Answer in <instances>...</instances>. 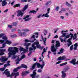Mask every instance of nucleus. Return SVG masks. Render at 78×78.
Segmentation results:
<instances>
[{
  "label": "nucleus",
  "mask_w": 78,
  "mask_h": 78,
  "mask_svg": "<svg viewBox=\"0 0 78 78\" xmlns=\"http://www.w3.org/2000/svg\"><path fill=\"white\" fill-rule=\"evenodd\" d=\"M8 51H9V53H8V58H10L11 56V55H12V59H15L16 58V52H17L19 51L17 48L15 47H9V48Z\"/></svg>",
  "instance_id": "obj_1"
},
{
  "label": "nucleus",
  "mask_w": 78,
  "mask_h": 78,
  "mask_svg": "<svg viewBox=\"0 0 78 78\" xmlns=\"http://www.w3.org/2000/svg\"><path fill=\"white\" fill-rule=\"evenodd\" d=\"M67 35V34L65 33L63 34V37H65V39H68L70 37L71 38L68 39V40L67 41L68 42H69V43L68 44V47H70V45H71L72 44V42H71L70 41L72 39L73 37V40H74V39H75L76 38V34H75L74 36H73V34L71 33L70 34H69L67 35Z\"/></svg>",
  "instance_id": "obj_2"
},
{
  "label": "nucleus",
  "mask_w": 78,
  "mask_h": 78,
  "mask_svg": "<svg viewBox=\"0 0 78 78\" xmlns=\"http://www.w3.org/2000/svg\"><path fill=\"white\" fill-rule=\"evenodd\" d=\"M32 47L33 48H29V50L30 51H31L33 50H36L37 47L38 48H41V45H39V42H38L37 40H36V42H35L34 43L32 44Z\"/></svg>",
  "instance_id": "obj_3"
},
{
  "label": "nucleus",
  "mask_w": 78,
  "mask_h": 78,
  "mask_svg": "<svg viewBox=\"0 0 78 78\" xmlns=\"http://www.w3.org/2000/svg\"><path fill=\"white\" fill-rule=\"evenodd\" d=\"M8 69H6L4 73H5V75H7V76L8 77H9V76H14L15 75L14 78H16L17 76H18L19 75V73L17 72L16 73H12V75H11L10 74V73H9V71H8Z\"/></svg>",
  "instance_id": "obj_4"
},
{
  "label": "nucleus",
  "mask_w": 78,
  "mask_h": 78,
  "mask_svg": "<svg viewBox=\"0 0 78 78\" xmlns=\"http://www.w3.org/2000/svg\"><path fill=\"white\" fill-rule=\"evenodd\" d=\"M31 45V43H28L27 42H26L25 43L24 45L27 47L26 48V49L23 48H20V50L21 51H23L22 53L21 54V55H23V54H24L26 52H27L28 50V46H30Z\"/></svg>",
  "instance_id": "obj_5"
},
{
  "label": "nucleus",
  "mask_w": 78,
  "mask_h": 78,
  "mask_svg": "<svg viewBox=\"0 0 78 78\" xmlns=\"http://www.w3.org/2000/svg\"><path fill=\"white\" fill-rule=\"evenodd\" d=\"M28 7V5H26L24 7V8L22 10H18L17 11V15L18 17H20V16H21V17H22L23 16V13L22 12H24L25 10H26Z\"/></svg>",
  "instance_id": "obj_6"
},
{
  "label": "nucleus",
  "mask_w": 78,
  "mask_h": 78,
  "mask_svg": "<svg viewBox=\"0 0 78 78\" xmlns=\"http://www.w3.org/2000/svg\"><path fill=\"white\" fill-rule=\"evenodd\" d=\"M45 64L44 61H42V64L41 65L37 63H36L32 66V68H30V70H33L34 69V67H35L36 66H37L38 68H40L41 67V69H42L43 67H44V66H45Z\"/></svg>",
  "instance_id": "obj_7"
},
{
  "label": "nucleus",
  "mask_w": 78,
  "mask_h": 78,
  "mask_svg": "<svg viewBox=\"0 0 78 78\" xmlns=\"http://www.w3.org/2000/svg\"><path fill=\"white\" fill-rule=\"evenodd\" d=\"M22 67L25 68V69H27V68H28V67H27V65H24L23 64H22L21 66H20L16 68V69H14V70H13V71L14 72H17V71H18V70H19V69H21V68H22Z\"/></svg>",
  "instance_id": "obj_8"
},
{
  "label": "nucleus",
  "mask_w": 78,
  "mask_h": 78,
  "mask_svg": "<svg viewBox=\"0 0 78 78\" xmlns=\"http://www.w3.org/2000/svg\"><path fill=\"white\" fill-rule=\"evenodd\" d=\"M67 70V69H65L61 72L62 78H66V72Z\"/></svg>",
  "instance_id": "obj_9"
},
{
  "label": "nucleus",
  "mask_w": 78,
  "mask_h": 78,
  "mask_svg": "<svg viewBox=\"0 0 78 78\" xmlns=\"http://www.w3.org/2000/svg\"><path fill=\"white\" fill-rule=\"evenodd\" d=\"M36 37V36L34 35H33L31 36V40L33 39L32 41H30L28 40L27 39L25 40V41L26 42H33L34 41H36V38H34V37Z\"/></svg>",
  "instance_id": "obj_10"
},
{
  "label": "nucleus",
  "mask_w": 78,
  "mask_h": 78,
  "mask_svg": "<svg viewBox=\"0 0 78 78\" xmlns=\"http://www.w3.org/2000/svg\"><path fill=\"white\" fill-rule=\"evenodd\" d=\"M50 9L48 8L47 9V11L48 12L47 13H46L45 14H43L41 16V17H43L44 16L45 17H49L50 16L48 15V14L50 13Z\"/></svg>",
  "instance_id": "obj_11"
},
{
  "label": "nucleus",
  "mask_w": 78,
  "mask_h": 78,
  "mask_svg": "<svg viewBox=\"0 0 78 78\" xmlns=\"http://www.w3.org/2000/svg\"><path fill=\"white\" fill-rule=\"evenodd\" d=\"M36 70H34L33 72V74L31 75V76L32 78H35H35H39V75H37L36 76Z\"/></svg>",
  "instance_id": "obj_12"
},
{
  "label": "nucleus",
  "mask_w": 78,
  "mask_h": 78,
  "mask_svg": "<svg viewBox=\"0 0 78 78\" xmlns=\"http://www.w3.org/2000/svg\"><path fill=\"white\" fill-rule=\"evenodd\" d=\"M0 42L1 43V44H2V43H3V42H5V44H8V45H10V44H11V41H8V40H5H5H0Z\"/></svg>",
  "instance_id": "obj_13"
},
{
  "label": "nucleus",
  "mask_w": 78,
  "mask_h": 78,
  "mask_svg": "<svg viewBox=\"0 0 78 78\" xmlns=\"http://www.w3.org/2000/svg\"><path fill=\"white\" fill-rule=\"evenodd\" d=\"M25 57V55H23L21 57L20 59V58H19V57L17 58V59L16 60V61H17V62L16 63V64H18L19 62V61H20V60H22V59H23V58H24Z\"/></svg>",
  "instance_id": "obj_14"
},
{
  "label": "nucleus",
  "mask_w": 78,
  "mask_h": 78,
  "mask_svg": "<svg viewBox=\"0 0 78 78\" xmlns=\"http://www.w3.org/2000/svg\"><path fill=\"white\" fill-rule=\"evenodd\" d=\"M51 51L52 52H55L54 53V55H56V49L55 48V46L53 45L51 47Z\"/></svg>",
  "instance_id": "obj_15"
},
{
  "label": "nucleus",
  "mask_w": 78,
  "mask_h": 78,
  "mask_svg": "<svg viewBox=\"0 0 78 78\" xmlns=\"http://www.w3.org/2000/svg\"><path fill=\"white\" fill-rule=\"evenodd\" d=\"M29 16H30L29 15H27L24 18H23V19H24L25 20V22L29 21V20H31V18H28Z\"/></svg>",
  "instance_id": "obj_16"
},
{
  "label": "nucleus",
  "mask_w": 78,
  "mask_h": 78,
  "mask_svg": "<svg viewBox=\"0 0 78 78\" xmlns=\"http://www.w3.org/2000/svg\"><path fill=\"white\" fill-rule=\"evenodd\" d=\"M7 60H8V59L6 58L5 56H2L1 58H0V61H1V62H5Z\"/></svg>",
  "instance_id": "obj_17"
},
{
  "label": "nucleus",
  "mask_w": 78,
  "mask_h": 78,
  "mask_svg": "<svg viewBox=\"0 0 78 78\" xmlns=\"http://www.w3.org/2000/svg\"><path fill=\"white\" fill-rule=\"evenodd\" d=\"M65 59H66V57L65 56L60 57L58 58V61H62V60H65Z\"/></svg>",
  "instance_id": "obj_18"
},
{
  "label": "nucleus",
  "mask_w": 78,
  "mask_h": 78,
  "mask_svg": "<svg viewBox=\"0 0 78 78\" xmlns=\"http://www.w3.org/2000/svg\"><path fill=\"white\" fill-rule=\"evenodd\" d=\"M5 50H6V49H0V55L2 56V55H4L3 52L5 51Z\"/></svg>",
  "instance_id": "obj_19"
},
{
  "label": "nucleus",
  "mask_w": 78,
  "mask_h": 78,
  "mask_svg": "<svg viewBox=\"0 0 78 78\" xmlns=\"http://www.w3.org/2000/svg\"><path fill=\"white\" fill-rule=\"evenodd\" d=\"M41 39L44 43V45H45V41H46V40H47V38L45 37L44 38V37L42 36V35H41Z\"/></svg>",
  "instance_id": "obj_20"
},
{
  "label": "nucleus",
  "mask_w": 78,
  "mask_h": 78,
  "mask_svg": "<svg viewBox=\"0 0 78 78\" xmlns=\"http://www.w3.org/2000/svg\"><path fill=\"white\" fill-rule=\"evenodd\" d=\"M30 73V72L28 71H25L22 73V76H25V75H26L27 74H28V73Z\"/></svg>",
  "instance_id": "obj_21"
},
{
  "label": "nucleus",
  "mask_w": 78,
  "mask_h": 78,
  "mask_svg": "<svg viewBox=\"0 0 78 78\" xmlns=\"http://www.w3.org/2000/svg\"><path fill=\"white\" fill-rule=\"evenodd\" d=\"M19 34L20 36H25L26 35V33L25 32H23L22 33L20 32H19Z\"/></svg>",
  "instance_id": "obj_22"
},
{
  "label": "nucleus",
  "mask_w": 78,
  "mask_h": 78,
  "mask_svg": "<svg viewBox=\"0 0 78 78\" xmlns=\"http://www.w3.org/2000/svg\"><path fill=\"white\" fill-rule=\"evenodd\" d=\"M51 2L50 1H49L46 3V5L47 6H49L51 5Z\"/></svg>",
  "instance_id": "obj_23"
},
{
  "label": "nucleus",
  "mask_w": 78,
  "mask_h": 78,
  "mask_svg": "<svg viewBox=\"0 0 78 78\" xmlns=\"http://www.w3.org/2000/svg\"><path fill=\"white\" fill-rule=\"evenodd\" d=\"M7 5V2H6L5 0L3 1L2 2V6H5V5Z\"/></svg>",
  "instance_id": "obj_24"
},
{
  "label": "nucleus",
  "mask_w": 78,
  "mask_h": 78,
  "mask_svg": "<svg viewBox=\"0 0 78 78\" xmlns=\"http://www.w3.org/2000/svg\"><path fill=\"white\" fill-rule=\"evenodd\" d=\"M59 46H60V43H59V42L58 41H56L55 46L56 48H57L58 47H59Z\"/></svg>",
  "instance_id": "obj_25"
},
{
  "label": "nucleus",
  "mask_w": 78,
  "mask_h": 78,
  "mask_svg": "<svg viewBox=\"0 0 78 78\" xmlns=\"http://www.w3.org/2000/svg\"><path fill=\"white\" fill-rule=\"evenodd\" d=\"M9 63H10V61H8L7 62V65L5 64L4 65L5 67H6L7 66H10V64H9Z\"/></svg>",
  "instance_id": "obj_26"
},
{
  "label": "nucleus",
  "mask_w": 78,
  "mask_h": 78,
  "mask_svg": "<svg viewBox=\"0 0 78 78\" xmlns=\"http://www.w3.org/2000/svg\"><path fill=\"white\" fill-rule=\"evenodd\" d=\"M77 46H78V43H75L74 45V49L76 50V48H77Z\"/></svg>",
  "instance_id": "obj_27"
},
{
  "label": "nucleus",
  "mask_w": 78,
  "mask_h": 78,
  "mask_svg": "<svg viewBox=\"0 0 78 78\" xmlns=\"http://www.w3.org/2000/svg\"><path fill=\"white\" fill-rule=\"evenodd\" d=\"M66 5L67 6H69V7H70V6H72L71 4L67 2H66Z\"/></svg>",
  "instance_id": "obj_28"
},
{
  "label": "nucleus",
  "mask_w": 78,
  "mask_h": 78,
  "mask_svg": "<svg viewBox=\"0 0 78 78\" xmlns=\"http://www.w3.org/2000/svg\"><path fill=\"white\" fill-rule=\"evenodd\" d=\"M60 52H59L58 53V55H59V54H61V53H63L64 51V49L62 48H61L60 50Z\"/></svg>",
  "instance_id": "obj_29"
},
{
  "label": "nucleus",
  "mask_w": 78,
  "mask_h": 78,
  "mask_svg": "<svg viewBox=\"0 0 78 78\" xmlns=\"http://www.w3.org/2000/svg\"><path fill=\"white\" fill-rule=\"evenodd\" d=\"M68 31H69V30H66V31L65 30H62L61 31V33H62V37H63V34H64V33H63V32H64V33H66V32H68Z\"/></svg>",
  "instance_id": "obj_30"
},
{
  "label": "nucleus",
  "mask_w": 78,
  "mask_h": 78,
  "mask_svg": "<svg viewBox=\"0 0 78 78\" xmlns=\"http://www.w3.org/2000/svg\"><path fill=\"white\" fill-rule=\"evenodd\" d=\"M4 42V43L2 45V47H0V48H5V44L6 43L5 42H3V43Z\"/></svg>",
  "instance_id": "obj_31"
},
{
  "label": "nucleus",
  "mask_w": 78,
  "mask_h": 78,
  "mask_svg": "<svg viewBox=\"0 0 78 78\" xmlns=\"http://www.w3.org/2000/svg\"><path fill=\"white\" fill-rule=\"evenodd\" d=\"M67 64V62H66L65 63L60 64V66H65V65H66V64Z\"/></svg>",
  "instance_id": "obj_32"
},
{
  "label": "nucleus",
  "mask_w": 78,
  "mask_h": 78,
  "mask_svg": "<svg viewBox=\"0 0 78 78\" xmlns=\"http://www.w3.org/2000/svg\"><path fill=\"white\" fill-rule=\"evenodd\" d=\"M2 39L5 41L8 40V38L6 36H4L2 37Z\"/></svg>",
  "instance_id": "obj_33"
},
{
  "label": "nucleus",
  "mask_w": 78,
  "mask_h": 78,
  "mask_svg": "<svg viewBox=\"0 0 78 78\" xmlns=\"http://www.w3.org/2000/svg\"><path fill=\"white\" fill-rule=\"evenodd\" d=\"M48 31L47 30H45L44 31V35H45V36H46V34H47V32H48Z\"/></svg>",
  "instance_id": "obj_34"
},
{
  "label": "nucleus",
  "mask_w": 78,
  "mask_h": 78,
  "mask_svg": "<svg viewBox=\"0 0 78 78\" xmlns=\"http://www.w3.org/2000/svg\"><path fill=\"white\" fill-rule=\"evenodd\" d=\"M13 7H14V8L15 7H20V5H19V4H16V5H14L13 6Z\"/></svg>",
  "instance_id": "obj_35"
},
{
  "label": "nucleus",
  "mask_w": 78,
  "mask_h": 78,
  "mask_svg": "<svg viewBox=\"0 0 78 78\" xmlns=\"http://www.w3.org/2000/svg\"><path fill=\"white\" fill-rule=\"evenodd\" d=\"M4 36H5V34L3 33H2L1 34H0V38L3 37Z\"/></svg>",
  "instance_id": "obj_36"
},
{
  "label": "nucleus",
  "mask_w": 78,
  "mask_h": 78,
  "mask_svg": "<svg viewBox=\"0 0 78 78\" xmlns=\"http://www.w3.org/2000/svg\"><path fill=\"white\" fill-rule=\"evenodd\" d=\"M17 35H16V34H14L10 36V37H17Z\"/></svg>",
  "instance_id": "obj_37"
},
{
  "label": "nucleus",
  "mask_w": 78,
  "mask_h": 78,
  "mask_svg": "<svg viewBox=\"0 0 78 78\" xmlns=\"http://www.w3.org/2000/svg\"><path fill=\"white\" fill-rule=\"evenodd\" d=\"M5 69V68L3 67L2 68H0V72L1 71L2 72H3V71H4V70Z\"/></svg>",
  "instance_id": "obj_38"
},
{
  "label": "nucleus",
  "mask_w": 78,
  "mask_h": 78,
  "mask_svg": "<svg viewBox=\"0 0 78 78\" xmlns=\"http://www.w3.org/2000/svg\"><path fill=\"white\" fill-rule=\"evenodd\" d=\"M22 31H29V30L27 29H23Z\"/></svg>",
  "instance_id": "obj_39"
},
{
  "label": "nucleus",
  "mask_w": 78,
  "mask_h": 78,
  "mask_svg": "<svg viewBox=\"0 0 78 78\" xmlns=\"http://www.w3.org/2000/svg\"><path fill=\"white\" fill-rule=\"evenodd\" d=\"M60 40L62 42H66V40H64L62 38H60Z\"/></svg>",
  "instance_id": "obj_40"
},
{
  "label": "nucleus",
  "mask_w": 78,
  "mask_h": 78,
  "mask_svg": "<svg viewBox=\"0 0 78 78\" xmlns=\"http://www.w3.org/2000/svg\"><path fill=\"white\" fill-rule=\"evenodd\" d=\"M68 12H69V14H70V15H72L73 14V12H72L70 10Z\"/></svg>",
  "instance_id": "obj_41"
},
{
  "label": "nucleus",
  "mask_w": 78,
  "mask_h": 78,
  "mask_svg": "<svg viewBox=\"0 0 78 78\" xmlns=\"http://www.w3.org/2000/svg\"><path fill=\"white\" fill-rule=\"evenodd\" d=\"M59 8V7L58 6H57V7H56L55 8V11H58Z\"/></svg>",
  "instance_id": "obj_42"
},
{
  "label": "nucleus",
  "mask_w": 78,
  "mask_h": 78,
  "mask_svg": "<svg viewBox=\"0 0 78 78\" xmlns=\"http://www.w3.org/2000/svg\"><path fill=\"white\" fill-rule=\"evenodd\" d=\"M36 11L34 10H32L30 11V12H32L33 14H36Z\"/></svg>",
  "instance_id": "obj_43"
},
{
  "label": "nucleus",
  "mask_w": 78,
  "mask_h": 78,
  "mask_svg": "<svg viewBox=\"0 0 78 78\" xmlns=\"http://www.w3.org/2000/svg\"><path fill=\"white\" fill-rule=\"evenodd\" d=\"M61 10L62 11H63V12H65V11H66V9L65 8H62Z\"/></svg>",
  "instance_id": "obj_44"
},
{
  "label": "nucleus",
  "mask_w": 78,
  "mask_h": 78,
  "mask_svg": "<svg viewBox=\"0 0 78 78\" xmlns=\"http://www.w3.org/2000/svg\"><path fill=\"white\" fill-rule=\"evenodd\" d=\"M16 25H17V23H13L12 24V26H16Z\"/></svg>",
  "instance_id": "obj_45"
},
{
  "label": "nucleus",
  "mask_w": 78,
  "mask_h": 78,
  "mask_svg": "<svg viewBox=\"0 0 78 78\" xmlns=\"http://www.w3.org/2000/svg\"><path fill=\"white\" fill-rule=\"evenodd\" d=\"M44 52H42L41 54V56L42 57V59H43V58L44 57Z\"/></svg>",
  "instance_id": "obj_46"
},
{
  "label": "nucleus",
  "mask_w": 78,
  "mask_h": 78,
  "mask_svg": "<svg viewBox=\"0 0 78 78\" xmlns=\"http://www.w3.org/2000/svg\"><path fill=\"white\" fill-rule=\"evenodd\" d=\"M73 46L72 45L71 47H70V50H73Z\"/></svg>",
  "instance_id": "obj_47"
},
{
  "label": "nucleus",
  "mask_w": 78,
  "mask_h": 78,
  "mask_svg": "<svg viewBox=\"0 0 78 78\" xmlns=\"http://www.w3.org/2000/svg\"><path fill=\"white\" fill-rule=\"evenodd\" d=\"M42 72V69H38L37 70V72L38 73H40Z\"/></svg>",
  "instance_id": "obj_48"
},
{
  "label": "nucleus",
  "mask_w": 78,
  "mask_h": 78,
  "mask_svg": "<svg viewBox=\"0 0 78 78\" xmlns=\"http://www.w3.org/2000/svg\"><path fill=\"white\" fill-rule=\"evenodd\" d=\"M8 27L9 28H12V25H8Z\"/></svg>",
  "instance_id": "obj_49"
},
{
  "label": "nucleus",
  "mask_w": 78,
  "mask_h": 78,
  "mask_svg": "<svg viewBox=\"0 0 78 78\" xmlns=\"http://www.w3.org/2000/svg\"><path fill=\"white\" fill-rule=\"evenodd\" d=\"M61 62V61H59L58 62H57L56 63V64H60Z\"/></svg>",
  "instance_id": "obj_50"
},
{
  "label": "nucleus",
  "mask_w": 78,
  "mask_h": 78,
  "mask_svg": "<svg viewBox=\"0 0 78 78\" xmlns=\"http://www.w3.org/2000/svg\"><path fill=\"white\" fill-rule=\"evenodd\" d=\"M33 52V51H30L29 54H28V56H30L31 55V53Z\"/></svg>",
  "instance_id": "obj_51"
},
{
  "label": "nucleus",
  "mask_w": 78,
  "mask_h": 78,
  "mask_svg": "<svg viewBox=\"0 0 78 78\" xmlns=\"http://www.w3.org/2000/svg\"><path fill=\"white\" fill-rule=\"evenodd\" d=\"M11 6H13L14 4V1H13L11 3Z\"/></svg>",
  "instance_id": "obj_52"
},
{
  "label": "nucleus",
  "mask_w": 78,
  "mask_h": 78,
  "mask_svg": "<svg viewBox=\"0 0 78 78\" xmlns=\"http://www.w3.org/2000/svg\"><path fill=\"white\" fill-rule=\"evenodd\" d=\"M34 34H36L37 35H39V33L38 32H35L34 33Z\"/></svg>",
  "instance_id": "obj_53"
},
{
  "label": "nucleus",
  "mask_w": 78,
  "mask_h": 78,
  "mask_svg": "<svg viewBox=\"0 0 78 78\" xmlns=\"http://www.w3.org/2000/svg\"><path fill=\"white\" fill-rule=\"evenodd\" d=\"M65 15L66 16H68L69 15V13H68V12L66 13Z\"/></svg>",
  "instance_id": "obj_54"
},
{
  "label": "nucleus",
  "mask_w": 78,
  "mask_h": 78,
  "mask_svg": "<svg viewBox=\"0 0 78 78\" xmlns=\"http://www.w3.org/2000/svg\"><path fill=\"white\" fill-rule=\"evenodd\" d=\"M43 52H44V53H45V52H46V49H45V48H44L43 49Z\"/></svg>",
  "instance_id": "obj_55"
},
{
  "label": "nucleus",
  "mask_w": 78,
  "mask_h": 78,
  "mask_svg": "<svg viewBox=\"0 0 78 78\" xmlns=\"http://www.w3.org/2000/svg\"><path fill=\"white\" fill-rule=\"evenodd\" d=\"M22 2H27V0H22L21 1Z\"/></svg>",
  "instance_id": "obj_56"
},
{
  "label": "nucleus",
  "mask_w": 78,
  "mask_h": 78,
  "mask_svg": "<svg viewBox=\"0 0 78 78\" xmlns=\"http://www.w3.org/2000/svg\"><path fill=\"white\" fill-rule=\"evenodd\" d=\"M8 11V9H6L4 11V12H7Z\"/></svg>",
  "instance_id": "obj_57"
},
{
  "label": "nucleus",
  "mask_w": 78,
  "mask_h": 78,
  "mask_svg": "<svg viewBox=\"0 0 78 78\" xmlns=\"http://www.w3.org/2000/svg\"><path fill=\"white\" fill-rule=\"evenodd\" d=\"M15 29H13L12 30V32H15Z\"/></svg>",
  "instance_id": "obj_58"
},
{
  "label": "nucleus",
  "mask_w": 78,
  "mask_h": 78,
  "mask_svg": "<svg viewBox=\"0 0 78 78\" xmlns=\"http://www.w3.org/2000/svg\"><path fill=\"white\" fill-rule=\"evenodd\" d=\"M66 10H67L68 12L69 11H70V9H69V8H66Z\"/></svg>",
  "instance_id": "obj_59"
},
{
  "label": "nucleus",
  "mask_w": 78,
  "mask_h": 78,
  "mask_svg": "<svg viewBox=\"0 0 78 78\" xmlns=\"http://www.w3.org/2000/svg\"><path fill=\"white\" fill-rule=\"evenodd\" d=\"M4 64V63L2 62V63H0V66H2V65H3Z\"/></svg>",
  "instance_id": "obj_60"
},
{
  "label": "nucleus",
  "mask_w": 78,
  "mask_h": 78,
  "mask_svg": "<svg viewBox=\"0 0 78 78\" xmlns=\"http://www.w3.org/2000/svg\"><path fill=\"white\" fill-rule=\"evenodd\" d=\"M61 18L62 19H63L64 17V16H60Z\"/></svg>",
  "instance_id": "obj_61"
},
{
  "label": "nucleus",
  "mask_w": 78,
  "mask_h": 78,
  "mask_svg": "<svg viewBox=\"0 0 78 78\" xmlns=\"http://www.w3.org/2000/svg\"><path fill=\"white\" fill-rule=\"evenodd\" d=\"M58 36L57 35H56V36H55V37H54V38H58Z\"/></svg>",
  "instance_id": "obj_62"
},
{
  "label": "nucleus",
  "mask_w": 78,
  "mask_h": 78,
  "mask_svg": "<svg viewBox=\"0 0 78 78\" xmlns=\"http://www.w3.org/2000/svg\"><path fill=\"white\" fill-rule=\"evenodd\" d=\"M41 15H40L38 16H37V17L38 18H40V17H41Z\"/></svg>",
  "instance_id": "obj_63"
},
{
  "label": "nucleus",
  "mask_w": 78,
  "mask_h": 78,
  "mask_svg": "<svg viewBox=\"0 0 78 78\" xmlns=\"http://www.w3.org/2000/svg\"><path fill=\"white\" fill-rule=\"evenodd\" d=\"M48 55H50V54H51V51H48Z\"/></svg>",
  "instance_id": "obj_64"
}]
</instances>
